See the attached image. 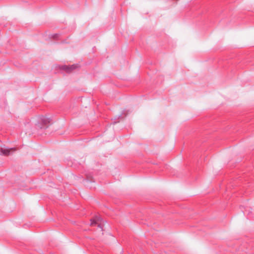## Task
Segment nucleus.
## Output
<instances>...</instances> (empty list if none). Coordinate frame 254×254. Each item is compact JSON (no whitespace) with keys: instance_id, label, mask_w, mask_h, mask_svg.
Masks as SVG:
<instances>
[{"instance_id":"f257e3e1","label":"nucleus","mask_w":254,"mask_h":254,"mask_svg":"<svg viewBox=\"0 0 254 254\" xmlns=\"http://www.w3.org/2000/svg\"><path fill=\"white\" fill-rule=\"evenodd\" d=\"M15 150L13 148L11 149H7L4 148H1L0 149L1 152L5 155H7L9 154L10 151H14Z\"/></svg>"},{"instance_id":"f03ea898","label":"nucleus","mask_w":254,"mask_h":254,"mask_svg":"<svg viewBox=\"0 0 254 254\" xmlns=\"http://www.w3.org/2000/svg\"><path fill=\"white\" fill-rule=\"evenodd\" d=\"M101 220V218L98 216H96L94 219H92L91 222V225L93 226L95 224H97L98 222Z\"/></svg>"}]
</instances>
